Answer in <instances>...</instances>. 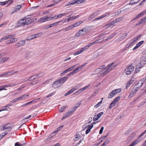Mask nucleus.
<instances>
[{"instance_id": "obj_27", "label": "nucleus", "mask_w": 146, "mask_h": 146, "mask_svg": "<svg viewBox=\"0 0 146 146\" xmlns=\"http://www.w3.org/2000/svg\"><path fill=\"white\" fill-rule=\"evenodd\" d=\"M127 35V33H125L123 34L119 38V40L120 41L122 40L124 38H125L126 36Z\"/></svg>"}, {"instance_id": "obj_24", "label": "nucleus", "mask_w": 146, "mask_h": 146, "mask_svg": "<svg viewBox=\"0 0 146 146\" xmlns=\"http://www.w3.org/2000/svg\"><path fill=\"white\" fill-rule=\"evenodd\" d=\"M142 85V83H141V84L137 83L134 87H136V89L138 90L141 87Z\"/></svg>"}, {"instance_id": "obj_46", "label": "nucleus", "mask_w": 146, "mask_h": 146, "mask_svg": "<svg viewBox=\"0 0 146 146\" xmlns=\"http://www.w3.org/2000/svg\"><path fill=\"white\" fill-rule=\"evenodd\" d=\"M108 134L107 133L106 135L101 137V142L103 141L108 136Z\"/></svg>"}, {"instance_id": "obj_32", "label": "nucleus", "mask_w": 146, "mask_h": 146, "mask_svg": "<svg viewBox=\"0 0 146 146\" xmlns=\"http://www.w3.org/2000/svg\"><path fill=\"white\" fill-rule=\"evenodd\" d=\"M76 109L74 107H73L71 108L70 109V110L68 111L70 112L72 114L73 113L76 111Z\"/></svg>"}, {"instance_id": "obj_11", "label": "nucleus", "mask_w": 146, "mask_h": 146, "mask_svg": "<svg viewBox=\"0 0 146 146\" xmlns=\"http://www.w3.org/2000/svg\"><path fill=\"white\" fill-rule=\"evenodd\" d=\"M84 65H82L81 66H79L78 68H76L75 70L71 72L72 74H75L76 73L79 72L82 69V68L84 66Z\"/></svg>"}, {"instance_id": "obj_29", "label": "nucleus", "mask_w": 146, "mask_h": 146, "mask_svg": "<svg viewBox=\"0 0 146 146\" xmlns=\"http://www.w3.org/2000/svg\"><path fill=\"white\" fill-rule=\"evenodd\" d=\"M93 45L92 44V43L89 44L88 45H86L84 47H83V48L84 49V50L85 51L87 49H88L89 47L92 46Z\"/></svg>"}, {"instance_id": "obj_13", "label": "nucleus", "mask_w": 146, "mask_h": 146, "mask_svg": "<svg viewBox=\"0 0 146 146\" xmlns=\"http://www.w3.org/2000/svg\"><path fill=\"white\" fill-rule=\"evenodd\" d=\"M53 87L55 88H56L59 87L61 86L60 84L58 82V80H57L54 82L52 84Z\"/></svg>"}, {"instance_id": "obj_50", "label": "nucleus", "mask_w": 146, "mask_h": 146, "mask_svg": "<svg viewBox=\"0 0 146 146\" xmlns=\"http://www.w3.org/2000/svg\"><path fill=\"white\" fill-rule=\"evenodd\" d=\"M90 85H89L88 86H86L84 87H83L81 89H80L82 92L84 90L86 89L87 88H88L89 86H90Z\"/></svg>"}, {"instance_id": "obj_8", "label": "nucleus", "mask_w": 146, "mask_h": 146, "mask_svg": "<svg viewBox=\"0 0 146 146\" xmlns=\"http://www.w3.org/2000/svg\"><path fill=\"white\" fill-rule=\"evenodd\" d=\"M25 43V40H22L19 41V42L16 43L15 44V46H16L17 48L21 47L24 45Z\"/></svg>"}, {"instance_id": "obj_20", "label": "nucleus", "mask_w": 146, "mask_h": 146, "mask_svg": "<svg viewBox=\"0 0 146 146\" xmlns=\"http://www.w3.org/2000/svg\"><path fill=\"white\" fill-rule=\"evenodd\" d=\"M142 66V64H140L139 65H137L135 70V73H137L139 72L140 71V68H141Z\"/></svg>"}, {"instance_id": "obj_41", "label": "nucleus", "mask_w": 146, "mask_h": 146, "mask_svg": "<svg viewBox=\"0 0 146 146\" xmlns=\"http://www.w3.org/2000/svg\"><path fill=\"white\" fill-rule=\"evenodd\" d=\"M10 0H8L7 1H6L4 2H0V5H5L7 4L8 2L10 1Z\"/></svg>"}, {"instance_id": "obj_17", "label": "nucleus", "mask_w": 146, "mask_h": 146, "mask_svg": "<svg viewBox=\"0 0 146 146\" xmlns=\"http://www.w3.org/2000/svg\"><path fill=\"white\" fill-rule=\"evenodd\" d=\"M72 114L71 113V112L68 111V112L63 115L62 119L63 120L65 119L66 118L69 117L70 115Z\"/></svg>"}, {"instance_id": "obj_42", "label": "nucleus", "mask_w": 146, "mask_h": 146, "mask_svg": "<svg viewBox=\"0 0 146 146\" xmlns=\"http://www.w3.org/2000/svg\"><path fill=\"white\" fill-rule=\"evenodd\" d=\"M12 38H13V37L11 38V39L10 40V41L11 43L15 42H17V38H13L12 39Z\"/></svg>"}, {"instance_id": "obj_55", "label": "nucleus", "mask_w": 146, "mask_h": 146, "mask_svg": "<svg viewBox=\"0 0 146 146\" xmlns=\"http://www.w3.org/2000/svg\"><path fill=\"white\" fill-rule=\"evenodd\" d=\"M28 96V95L25 94L22 96H21L22 100L26 98Z\"/></svg>"}, {"instance_id": "obj_43", "label": "nucleus", "mask_w": 146, "mask_h": 146, "mask_svg": "<svg viewBox=\"0 0 146 146\" xmlns=\"http://www.w3.org/2000/svg\"><path fill=\"white\" fill-rule=\"evenodd\" d=\"M22 99L21 97H19L18 98H15L13 100V102H16L18 101H20L22 100Z\"/></svg>"}, {"instance_id": "obj_49", "label": "nucleus", "mask_w": 146, "mask_h": 146, "mask_svg": "<svg viewBox=\"0 0 146 146\" xmlns=\"http://www.w3.org/2000/svg\"><path fill=\"white\" fill-rule=\"evenodd\" d=\"M109 142V141L107 140H105L104 143L101 145V146H105V145H107Z\"/></svg>"}, {"instance_id": "obj_47", "label": "nucleus", "mask_w": 146, "mask_h": 146, "mask_svg": "<svg viewBox=\"0 0 146 146\" xmlns=\"http://www.w3.org/2000/svg\"><path fill=\"white\" fill-rule=\"evenodd\" d=\"M115 104L113 102H112L110 104V105L109 106V108L111 109L115 105Z\"/></svg>"}, {"instance_id": "obj_58", "label": "nucleus", "mask_w": 146, "mask_h": 146, "mask_svg": "<svg viewBox=\"0 0 146 146\" xmlns=\"http://www.w3.org/2000/svg\"><path fill=\"white\" fill-rule=\"evenodd\" d=\"M63 126L62 125V126H61L60 127H59L55 131H56V133L58 131L60 130L62 128Z\"/></svg>"}, {"instance_id": "obj_4", "label": "nucleus", "mask_w": 146, "mask_h": 146, "mask_svg": "<svg viewBox=\"0 0 146 146\" xmlns=\"http://www.w3.org/2000/svg\"><path fill=\"white\" fill-rule=\"evenodd\" d=\"M50 17L48 15H47L39 19L38 20V22L40 23L50 21Z\"/></svg>"}, {"instance_id": "obj_16", "label": "nucleus", "mask_w": 146, "mask_h": 146, "mask_svg": "<svg viewBox=\"0 0 146 146\" xmlns=\"http://www.w3.org/2000/svg\"><path fill=\"white\" fill-rule=\"evenodd\" d=\"M113 64H109L108 66L107 67V69H108L107 72H110L111 70L112 69H113L116 66V65H113L112 66V65Z\"/></svg>"}, {"instance_id": "obj_44", "label": "nucleus", "mask_w": 146, "mask_h": 146, "mask_svg": "<svg viewBox=\"0 0 146 146\" xmlns=\"http://www.w3.org/2000/svg\"><path fill=\"white\" fill-rule=\"evenodd\" d=\"M80 135L78 134H76L75 135V137L76 138V139H75V140L76 141H77L79 139L80 137Z\"/></svg>"}, {"instance_id": "obj_45", "label": "nucleus", "mask_w": 146, "mask_h": 146, "mask_svg": "<svg viewBox=\"0 0 146 146\" xmlns=\"http://www.w3.org/2000/svg\"><path fill=\"white\" fill-rule=\"evenodd\" d=\"M7 125H5L4 126H1L0 127V131H2L3 130L6 129V126Z\"/></svg>"}, {"instance_id": "obj_10", "label": "nucleus", "mask_w": 146, "mask_h": 146, "mask_svg": "<svg viewBox=\"0 0 146 146\" xmlns=\"http://www.w3.org/2000/svg\"><path fill=\"white\" fill-rule=\"evenodd\" d=\"M141 140L138 138L134 141L129 146H134L137 144Z\"/></svg>"}, {"instance_id": "obj_62", "label": "nucleus", "mask_w": 146, "mask_h": 146, "mask_svg": "<svg viewBox=\"0 0 146 146\" xmlns=\"http://www.w3.org/2000/svg\"><path fill=\"white\" fill-rule=\"evenodd\" d=\"M134 94H133L131 92V93L130 95L128 96V98H131L132 97H133L134 95Z\"/></svg>"}, {"instance_id": "obj_31", "label": "nucleus", "mask_w": 146, "mask_h": 146, "mask_svg": "<svg viewBox=\"0 0 146 146\" xmlns=\"http://www.w3.org/2000/svg\"><path fill=\"white\" fill-rule=\"evenodd\" d=\"M82 86V84L81 83H80L78 84L77 85L75 86L74 89H75V90L79 88Z\"/></svg>"}, {"instance_id": "obj_59", "label": "nucleus", "mask_w": 146, "mask_h": 146, "mask_svg": "<svg viewBox=\"0 0 146 146\" xmlns=\"http://www.w3.org/2000/svg\"><path fill=\"white\" fill-rule=\"evenodd\" d=\"M71 5H73L75 4H76V0H73L70 2Z\"/></svg>"}, {"instance_id": "obj_53", "label": "nucleus", "mask_w": 146, "mask_h": 146, "mask_svg": "<svg viewBox=\"0 0 146 146\" xmlns=\"http://www.w3.org/2000/svg\"><path fill=\"white\" fill-rule=\"evenodd\" d=\"M74 66H72V67H70L69 68H68V69H67L66 70V71L67 72H69V71H70L71 70H73L74 69Z\"/></svg>"}, {"instance_id": "obj_3", "label": "nucleus", "mask_w": 146, "mask_h": 146, "mask_svg": "<svg viewBox=\"0 0 146 146\" xmlns=\"http://www.w3.org/2000/svg\"><path fill=\"white\" fill-rule=\"evenodd\" d=\"M121 88L116 89L113 90L109 94L108 98H110L113 97L114 96L120 92L121 91Z\"/></svg>"}, {"instance_id": "obj_1", "label": "nucleus", "mask_w": 146, "mask_h": 146, "mask_svg": "<svg viewBox=\"0 0 146 146\" xmlns=\"http://www.w3.org/2000/svg\"><path fill=\"white\" fill-rule=\"evenodd\" d=\"M32 22V20H27L24 18L21 19L17 23V26L19 27L23 25L25 26V25H28Z\"/></svg>"}, {"instance_id": "obj_48", "label": "nucleus", "mask_w": 146, "mask_h": 146, "mask_svg": "<svg viewBox=\"0 0 146 146\" xmlns=\"http://www.w3.org/2000/svg\"><path fill=\"white\" fill-rule=\"evenodd\" d=\"M84 1V0H76V4H80Z\"/></svg>"}, {"instance_id": "obj_37", "label": "nucleus", "mask_w": 146, "mask_h": 146, "mask_svg": "<svg viewBox=\"0 0 146 146\" xmlns=\"http://www.w3.org/2000/svg\"><path fill=\"white\" fill-rule=\"evenodd\" d=\"M138 90L136 89V87H134L132 90L131 92L135 94Z\"/></svg>"}, {"instance_id": "obj_63", "label": "nucleus", "mask_w": 146, "mask_h": 146, "mask_svg": "<svg viewBox=\"0 0 146 146\" xmlns=\"http://www.w3.org/2000/svg\"><path fill=\"white\" fill-rule=\"evenodd\" d=\"M100 105V101L97 104L95 105L94 106V108H97Z\"/></svg>"}, {"instance_id": "obj_7", "label": "nucleus", "mask_w": 146, "mask_h": 146, "mask_svg": "<svg viewBox=\"0 0 146 146\" xmlns=\"http://www.w3.org/2000/svg\"><path fill=\"white\" fill-rule=\"evenodd\" d=\"M68 79L67 76H65L57 80L61 86Z\"/></svg>"}, {"instance_id": "obj_35", "label": "nucleus", "mask_w": 146, "mask_h": 146, "mask_svg": "<svg viewBox=\"0 0 146 146\" xmlns=\"http://www.w3.org/2000/svg\"><path fill=\"white\" fill-rule=\"evenodd\" d=\"M56 135V131H55L52 133L48 137L47 139L49 140V139H50L52 137H53L55 135Z\"/></svg>"}, {"instance_id": "obj_60", "label": "nucleus", "mask_w": 146, "mask_h": 146, "mask_svg": "<svg viewBox=\"0 0 146 146\" xmlns=\"http://www.w3.org/2000/svg\"><path fill=\"white\" fill-rule=\"evenodd\" d=\"M34 102H35V100H33V101H31V102H28V103H25L26 106H27V105H29L30 104H31L33 103H34Z\"/></svg>"}, {"instance_id": "obj_57", "label": "nucleus", "mask_w": 146, "mask_h": 146, "mask_svg": "<svg viewBox=\"0 0 146 146\" xmlns=\"http://www.w3.org/2000/svg\"><path fill=\"white\" fill-rule=\"evenodd\" d=\"M146 80V78H144L142 79H141L140 81L141 82V83H142L143 85V84L144 82Z\"/></svg>"}, {"instance_id": "obj_9", "label": "nucleus", "mask_w": 146, "mask_h": 146, "mask_svg": "<svg viewBox=\"0 0 146 146\" xmlns=\"http://www.w3.org/2000/svg\"><path fill=\"white\" fill-rule=\"evenodd\" d=\"M12 37H13V35H7L5 36H4L3 37L1 38L0 39V42H1V41H4V40H6L8 39L11 38Z\"/></svg>"}, {"instance_id": "obj_21", "label": "nucleus", "mask_w": 146, "mask_h": 146, "mask_svg": "<svg viewBox=\"0 0 146 146\" xmlns=\"http://www.w3.org/2000/svg\"><path fill=\"white\" fill-rule=\"evenodd\" d=\"M100 117V113H99L98 114L95 115L93 119L94 121H95L98 120Z\"/></svg>"}, {"instance_id": "obj_54", "label": "nucleus", "mask_w": 146, "mask_h": 146, "mask_svg": "<svg viewBox=\"0 0 146 146\" xmlns=\"http://www.w3.org/2000/svg\"><path fill=\"white\" fill-rule=\"evenodd\" d=\"M3 61V62L4 63L5 62L7 61L9 59V57H4L3 58H2Z\"/></svg>"}, {"instance_id": "obj_15", "label": "nucleus", "mask_w": 146, "mask_h": 146, "mask_svg": "<svg viewBox=\"0 0 146 146\" xmlns=\"http://www.w3.org/2000/svg\"><path fill=\"white\" fill-rule=\"evenodd\" d=\"M116 34V33H113L111 35L108 36V37H107L106 39H105L104 40H102L101 42H104L108 40H109L111 38L115 36Z\"/></svg>"}, {"instance_id": "obj_6", "label": "nucleus", "mask_w": 146, "mask_h": 146, "mask_svg": "<svg viewBox=\"0 0 146 146\" xmlns=\"http://www.w3.org/2000/svg\"><path fill=\"white\" fill-rule=\"evenodd\" d=\"M21 6L20 5H18L15 7L13 9L11 12L10 13L11 14H13V13L18 12L21 9Z\"/></svg>"}, {"instance_id": "obj_2", "label": "nucleus", "mask_w": 146, "mask_h": 146, "mask_svg": "<svg viewBox=\"0 0 146 146\" xmlns=\"http://www.w3.org/2000/svg\"><path fill=\"white\" fill-rule=\"evenodd\" d=\"M88 32V30L86 28H84L79 31L78 32L76 33L75 36L77 37H79L84 35L87 33Z\"/></svg>"}, {"instance_id": "obj_33", "label": "nucleus", "mask_w": 146, "mask_h": 146, "mask_svg": "<svg viewBox=\"0 0 146 146\" xmlns=\"http://www.w3.org/2000/svg\"><path fill=\"white\" fill-rule=\"evenodd\" d=\"M79 16L78 15L76 16H73L72 17H70L69 18V19L70 21H71L72 20L75 19L77 18H78Z\"/></svg>"}, {"instance_id": "obj_30", "label": "nucleus", "mask_w": 146, "mask_h": 146, "mask_svg": "<svg viewBox=\"0 0 146 146\" xmlns=\"http://www.w3.org/2000/svg\"><path fill=\"white\" fill-rule=\"evenodd\" d=\"M96 16V14L95 13H93L92 15H90L88 19L89 20H91L94 17H95Z\"/></svg>"}, {"instance_id": "obj_34", "label": "nucleus", "mask_w": 146, "mask_h": 146, "mask_svg": "<svg viewBox=\"0 0 146 146\" xmlns=\"http://www.w3.org/2000/svg\"><path fill=\"white\" fill-rule=\"evenodd\" d=\"M120 98V96H118L116 97L114 100L113 102L114 103L116 104L118 101L119 100Z\"/></svg>"}, {"instance_id": "obj_61", "label": "nucleus", "mask_w": 146, "mask_h": 146, "mask_svg": "<svg viewBox=\"0 0 146 146\" xmlns=\"http://www.w3.org/2000/svg\"><path fill=\"white\" fill-rule=\"evenodd\" d=\"M80 104L81 103H78L75 105V106L74 107L76 109L79 106H80Z\"/></svg>"}, {"instance_id": "obj_25", "label": "nucleus", "mask_w": 146, "mask_h": 146, "mask_svg": "<svg viewBox=\"0 0 146 146\" xmlns=\"http://www.w3.org/2000/svg\"><path fill=\"white\" fill-rule=\"evenodd\" d=\"M37 79V76H36V75H35L33 76H32L29 78L27 80L28 81H31L35 79Z\"/></svg>"}, {"instance_id": "obj_28", "label": "nucleus", "mask_w": 146, "mask_h": 146, "mask_svg": "<svg viewBox=\"0 0 146 146\" xmlns=\"http://www.w3.org/2000/svg\"><path fill=\"white\" fill-rule=\"evenodd\" d=\"M108 69H107V68H105L103 69L101 71V74H103V76L107 72H107ZM102 74H101V75Z\"/></svg>"}, {"instance_id": "obj_12", "label": "nucleus", "mask_w": 146, "mask_h": 146, "mask_svg": "<svg viewBox=\"0 0 146 146\" xmlns=\"http://www.w3.org/2000/svg\"><path fill=\"white\" fill-rule=\"evenodd\" d=\"M144 42L143 40H142L137 43L136 46L133 48V50H135L139 48L143 43Z\"/></svg>"}, {"instance_id": "obj_36", "label": "nucleus", "mask_w": 146, "mask_h": 146, "mask_svg": "<svg viewBox=\"0 0 146 146\" xmlns=\"http://www.w3.org/2000/svg\"><path fill=\"white\" fill-rule=\"evenodd\" d=\"M138 2V1H135V0H131L130 1L129 4L131 5H133V4H137Z\"/></svg>"}, {"instance_id": "obj_38", "label": "nucleus", "mask_w": 146, "mask_h": 146, "mask_svg": "<svg viewBox=\"0 0 146 146\" xmlns=\"http://www.w3.org/2000/svg\"><path fill=\"white\" fill-rule=\"evenodd\" d=\"M17 71L15 72H13V71H10L9 72H7V74L9 75H13L14 73H17Z\"/></svg>"}, {"instance_id": "obj_56", "label": "nucleus", "mask_w": 146, "mask_h": 146, "mask_svg": "<svg viewBox=\"0 0 146 146\" xmlns=\"http://www.w3.org/2000/svg\"><path fill=\"white\" fill-rule=\"evenodd\" d=\"M146 21L145 20V19L144 18L143 19H142L140 21V23H145L146 22Z\"/></svg>"}, {"instance_id": "obj_52", "label": "nucleus", "mask_w": 146, "mask_h": 146, "mask_svg": "<svg viewBox=\"0 0 146 146\" xmlns=\"http://www.w3.org/2000/svg\"><path fill=\"white\" fill-rule=\"evenodd\" d=\"M43 75V74L42 73H41L39 74L38 75H36L37 76V79L38 80L39 78L41 77Z\"/></svg>"}, {"instance_id": "obj_14", "label": "nucleus", "mask_w": 146, "mask_h": 146, "mask_svg": "<svg viewBox=\"0 0 146 146\" xmlns=\"http://www.w3.org/2000/svg\"><path fill=\"white\" fill-rule=\"evenodd\" d=\"M88 129L86 131V134H88L90 131L91 129L93 128V125L92 124L89 125H88Z\"/></svg>"}, {"instance_id": "obj_18", "label": "nucleus", "mask_w": 146, "mask_h": 146, "mask_svg": "<svg viewBox=\"0 0 146 146\" xmlns=\"http://www.w3.org/2000/svg\"><path fill=\"white\" fill-rule=\"evenodd\" d=\"M83 23V21H78L76 23H74L73 25L74 26V28L78 26H80L82 23Z\"/></svg>"}, {"instance_id": "obj_39", "label": "nucleus", "mask_w": 146, "mask_h": 146, "mask_svg": "<svg viewBox=\"0 0 146 146\" xmlns=\"http://www.w3.org/2000/svg\"><path fill=\"white\" fill-rule=\"evenodd\" d=\"M34 35L35 36V38H36L42 36V33H38Z\"/></svg>"}, {"instance_id": "obj_40", "label": "nucleus", "mask_w": 146, "mask_h": 146, "mask_svg": "<svg viewBox=\"0 0 146 146\" xmlns=\"http://www.w3.org/2000/svg\"><path fill=\"white\" fill-rule=\"evenodd\" d=\"M68 14L67 13H61V14H59L58 15V16L59 18H60L63 16H65Z\"/></svg>"}, {"instance_id": "obj_22", "label": "nucleus", "mask_w": 146, "mask_h": 146, "mask_svg": "<svg viewBox=\"0 0 146 146\" xmlns=\"http://www.w3.org/2000/svg\"><path fill=\"white\" fill-rule=\"evenodd\" d=\"M85 50H84L83 48H82L80 50L75 52L74 53V55L75 56L78 55L81 53H82Z\"/></svg>"}, {"instance_id": "obj_64", "label": "nucleus", "mask_w": 146, "mask_h": 146, "mask_svg": "<svg viewBox=\"0 0 146 146\" xmlns=\"http://www.w3.org/2000/svg\"><path fill=\"white\" fill-rule=\"evenodd\" d=\"M146 133V129L139 136V137H141L142 136L144 135Z\"/></svg>"}, {"instance_id": "obj_19", "label": "nucleus", "mask_w": 146, "mask_h": 146, "mask_svg": "<svg viewBox=\"0 0 146 146\" xmlns=\"http://www.w3.org/2000/svg\"><path fill=\"white\" fill-rule=\"evenodd\" d=\"M67 107V106H62L59 108V111L60 113L63 112L65 109Z\"/></svg>"}, {"instance_id": "obj_23", "label": "nucleus", "mask_w": 146, "mask_h": 146, "mask_svg": "<svg viewBox=\"0 0 146 146\" xmlns=\"http://www.w3.org/2000/svg\"><path fill=\"white\" fill-rule=\"evenodd\" d=\"M75 90V89L74 88H72L69 91H68L64 95V96H66L69 94H70L72 92H74Z\"/></svg>"}, {"instance_id": "obj_26", "label": "nucleus", "mask_w": 146, "mask_h": 146, "mask_svg": "<svg viewBox=\"0 0 146 146\" xmlns=\"http://www.w3.org/2000/svg\"><path fill=\"white\" fill-rule=\"evenodd\" d=\"M16 85V84H11L3 85V87H4V88H5L8 87H9L15 86Z\"/></svg>"}, {"instance_id": "obj_51", "label": "nucleus", "mask_w": 146, "mask_h": 146, "mask_svg": "<svg viewBox=\"0 0 146 146\" xmlns=\"http://www.w3.org/2000/svg\"><path fill=\"white\" fill-rule=\"evenodd\" d=\"M10 110V108H8V109H6V108L5 107H3V108H1V109H0V112L4 111V110H7V111H9Z\"/></svg>"}, {"instance_id": "obj_5", "label": "nucleus", "mask_w": 146, "mask_h": 146, "mask_svg": "<svg viewBox=\"0 0 146 146\" xmlns=\"http://www.w3.org/2000/svg\"><path fill=\"white\" fill-rule=\"evenodd\" d=\"M131 64L127 68L125 69L126 71V75H129L130 74L131 72H133L134 69V67Z\"/></svg>"}]
</instances>
